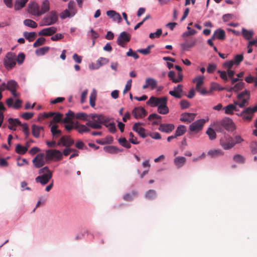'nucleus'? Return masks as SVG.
Returning <instances> with one entry per match:
<instances>
[{
  "instance_id": "nucleus-58",
  "label": "nucleus",
  "mask_w": 257,
  "mask_h": 257,
  "mask_svg": "<svg viewBox=\"0 0 257 257\" xmlns=\"http://www.w3.org/2000/svg\"><path fill=\"white\" fill-rule=\"evenodd\" d=\"M73 16V15H72L71 13L68 10H65L60 14V17L62 19H65L67 17H69Z\"/></svg>"
},
{
  "instance_id": "nucleus-3",
  "label": "nucleus",
  "mask_w": 257,
  "mask_h": 257,
  "mask_svg": "<svg viewBox=\"0 0 257 257\" xmlns=\"http://www.w3.org/2000/svg\"><path fill=\"white\" fill-rule=\"evenodd\" d=\"M213 126L217 132L220 133L223 132L224 130L232 131L234 127L232 120L228 117H225L221 120L215 122Z\"/></svg>"
},
{
  "instance_id": "nucleus-41",
  "label": "nucleus",
  "mask_w": 257,
  "mask_h": 257,
  "mask_svg": "<svg viewBox=\"0 0 257 257\" xmlns=\"http://www.w3.org/2000/svg\"><path fill=\"white\" fill-rule=\"evenodd\" d=\"M15 151L19 154L24 155L27 152L28 148L22 146L20 144H18L16 146Z\"/></svg>"
},
{
  "instance_id": "nucleus-28",
  "label": "nucleus",
  "mask_w": 257,
  "mask_h": 257,
  "mask_svg": "<svg viewBox=\"0 0 257 257\" xmlns=\"http://www.w3.org/2000/svg\"><path fill=\"white\" fill-rule=\"evenodd\" d=\"M43 130L44 128L43 126L33 124L32 126V135L35 138H39L41 131H43Z\"/></svg>"
},
{
  "instance_id": "nucleus-57",
  "label": "nucleus",
  "mask_w": 257,
  "mask_h": 257,
  "mask_svg": "<svg viewBox=\"0 0 257 257\" xmlns=\"http://www.w3.org/2000/svg\"><path fill=\"white\" fill-rule=\"evenodd\" d=\"M204 76H198L193 79V82H196V85H202L203 83Z\"/></svg>"
},
{
  "instance_id": "nucleus-6",
  "label": "nucleus",
  "mask_w": 257,
  "mask_h": 257,
  "mask_svg": "<svg viewBox=\"0 0 257 257\" xmlns=\"http://www.w3.org/2000/svg\"><path fill=\"white\" fill-rule=\"evenodd\" d=\"M58 19L57 13L54 11H52L44 17L42 21L41 26L52 25L56 23L58 21Z\"/></svg>"
},
{
  "instance_id": "nucleus-36",
  "label": "nucleus",
  "mask_w": 257,
  "mask_h": 257,
  "mask_svg": "<svg viewBox=\"0 0 257 257\" xmlns=\"http://www.w3.org/2000/svg\"><path fill=\"white\" fill-rule=\"evenodd\" d=\"M157 195V192L155 190L150 189L146 193L145 196L149 200H153L156 198Z\"/></svg>"
},
{
  "instance_id": "nucleus-48",
  "label": "nucleus",
  "mask_w": 257,
  "mask_h": 257,
  "mask_svg": "<svg viewBox=\"0 0 257 257\" xmlns=\"http://www.w3.org/2000/svg\"><path fill=\"white\" fill-rule=\"evenodd\" d=\"M104 150L106 152L111 154L116 153L118 152L117 149L116 147L112 146L105 147L104 148Z\"/></svg>"
},
{
  "instance_id": "nucleus-19",
  "label": "nucleus",
  "mask_w": 257,
  "mask_h": 257,
  "mask_svg": "<svg viewBox=\"0 0 257 257\" xmlns=\"http://www.w3.org/2000/svg\"><path fill=\"white\" fill-rule=\"evenodd\" d=\"M175 128V126L172 123H161L159 125V130L166 133H171Z\"/></svg>"
},
{
  "instance_id": "nucleus-33",
  "label": "nucleus",
  "mask_w": 257,
  "mask_h": 257,
  "mask_svg": "<svg viewBox=\"0 0 257 257\" xmlns=\"http://www.w3.org/2000/svg\"><path fill=\"white\" fill-rule=\"evenodd\" d=\"M50 10V4L48 0H45L41 6L40 12L41 14L43 15Z\"/></svg>"
},
{
  "instance_id": "nucleus-38",
  "label": "nucleus",
  "mask_w": 257,
  "mask_h": 257,
  "mask_svg": "<svg viewBox=\"0 0 257 257\" xmlns=\"http://www.w3.org/2000/svg\"><path fill=\"white\" fill-rule=\"evenodd\" d=\"M24 36L25 38L28 40L29 42L33 41L36 38V34L35 32H25L24 33Z\"/></svg>"
},
{
  "instance_id": "nucleus-54",
  "label": "nucleus",
  "mask_w": 257,
  "mask_h": 257,
  "mask_svg": "<svg viewBox=\"0 0 257 257\" xmlns=\"http://www.w3.org/2000/svg\"><path fill=\"white\" fill-rule=\"evenodd\" d=\"M195 41L192 42L191 43L185 42L181 45L182 48L184 50H187L188 48H191L193 47L195 45Z\"/></svg>"
},
{
  "instance_id": "nucleus-56",
  "label": "nucleus",
  "mask_w": 257,
  "mask_h": 257,
  "mask_svg": "<svg viewBox=\"0 0 257 257\" xmlns=\"http://www.w3.org/2000/svg\"><path fill=\"white\" fill-rule=\"evenodd\" d=\"M129 141L134 145H137L140 143L139 142L137 141V138L134 137L133 133L131 132L129 134Z\"/></svg>"
},
{
  "instance_id": "nucleus-26",
  "label": "nucleus",
  "mask_w": 257,
  "mask_h": 257,
  "mask_svg": "<svg viewBox=\"0 0 257 257\" xmlns=\"http://www.w3.org/2000/svg\"><path fill=\"white\" fill-rule=\"evenodd\" d=\"M87 126L86 124H80L78 122H76L75 123V129L79 133L82 134L84 133H87L90 131V129Z\"/></svg>"
},
{
  "instance_id": "nucleus-60",
  "label": "nucleus",
  "mask_w": 257,
  "mask_h": 257,
  "mask_svg": "<svg viewBox=\"0 0 257 257\" xmlns=\"http://www.w3.org/2000/svg\"><path fill=\"white\" fill-rule=\"evenodd\" d=\"M106 127H107L110 133H114L115 132L116 129L114 123H110L107 124L106 123V125H104Z\"/></svg>"
},
{
  "instance_id": "nucleus-7",
  "label": "nucleus",
  "mask_w": 257,
  "mask_h": 257,
  "mask_svg": "<svg viewBox=\"0 0 257 257\" xmlns=\"http://www.w3.org/2000/svg\"><path fill=\"white\" fill-rule=\"evenodd\" d=\"M205 122L206 120L204 119H198L190 125L189 130L192 132L197 133L202 130Z\"/></svg>"
},
{
  "instance_id": "nucleus-2",
  "label": "nucleus",
  "mask_w": 257,
  "mask_h": 257,
  "mask_svg": "<svg viewBox=\"0 0 257 257\" xmlns=\"http://www.w3.org/2000/svg\"><path fill=\"white\" fill-rule=\"evenodd\" d=\"M89 117L91 120H87L86 125L93 129H101L102 124L106 125L109 121V118L102 114L90 113Z\"/></svg>"
},
{
  "instance_id": "nucleus-64",
  "label": "nucleus",
  "mask_w": 257,
  "mask_h": 257,
  "mask_svg": "<svg viewBox=\"0 0 257 257\" xmlns=\"http://www.w3.org/2000/svg\"><path fill=\"white\" fill-rule=\"evenodd\" d=\"M180 105L182 109H186L190 107V104L187 100H182L180 101Z\"/></svg>"
},
{
  "instance_id": "nucleus-44",
  "label": "nucleus",
  "mask_w": 257,
  "mask_h": 257,
  "mask_svg": "<svg viewBox=\"0 0 257 257\" xmlns=\"http://www.w3.org/2000/svg\"><path fill=\"white\" fill-rule=\"evenodd\" d=\"M206 133L209 136L210 140H213L216 138V135L215 131L211 127L208 128Z\"/></svg>"
},
{
  "instance_id": "nucleus-34",
  "label": "nucleus",
  "mask_w": 257,
  "mask_h": 257,
  "mask_svg": "<svg viewBox=\"0 0 257 257\" xmlns=\"http://www.w3.org/2000/svg\"><path fill=\"white\" fill-rule=\"evenodd\" d=\"M254 34L252 30H247L244 28L242 29V35L246 40H250Z\"/></svg>"
},
{
  "instance_id": "nucleus-8",
  "label": "nucleus",
  "mask_w": 257,
  "mask_h": 257,
  "mask_svg": "<svg viewBox=\"0 0 257 257\" xmlns=\"http://www.w3.org/2000/svg\"><path fill=\"white\" fill-rule=\"evenodd\" d=\"M131 40V36L126 32H121L116 41L117 44L121 47H125L126 44Z\"/></svg>"
},
{
  "instance_id": "nucleus-39",
  "label": "nucleus",
  "mask_w": 257,
  "mask_h": 257,
  "mask_svg": "<svg viewBox=\"0 0 257 257\" xmlns=\"http://www.w3.org/2000/svg\"><path fill=\"white\" fill-rule=\"evenodd\" d=\"M186 132V127L185 125H180L177 127L175 132V136L176 137L182 136Z\"/></svg>"
},
{
  "instance_id": "nucleus-11",
  "label": "nucleus",
  "mask_w": 257,
  "mask_h": 257,
  "mask_svg": "<svg viewBox=\"0 0 257 257\" xmlns=\"http://www.w3.org/2000/svg\"><path fill=\"white\" fill-rule=\"evenodd\" d=\"M249 109V108L246 107L240 113H237V114L240 116L243 121L249 122L251 121L254 115Z\"/></svg>"
},
{
  "instance_id": "nucleus-31",
  "label": "nucleus",
  "mask_w": 257,
  "mask_h": 257,
  "mask_svg": "<svg viewBox=\"0 0 257 257\" xmlns=\"http://www.w3.org/2000/svg\"><path fill=\"white\" fill-rule=\"evenodd\" d=\"M6 83L7 90L10 91H12L14 89H17L19 87L18 83L14 80H10Z\"/></svg>"
},
{
  "instance_id": "nucleus-20",
  "label": "nucleus",
  "mask_w": 257,
  "mask_h": 257,
  "mask_svg": "<svg viewBox=\"0 0 257 257\" xmlns=\"http://www.w3.org/2000/svg\"><path fill=\"white\" fill-rule=\"evenodd\" d=\"M57 31V29L54 27H49L42 29L38 33L39 36H49L54 34Z\"/></svg>"
},
{
  "instance_id": "nucleus-45",
  "label": "nucleus",
  "mask_w": 257,
  "mask_h": 257,
  "mask_svg": "<svg viewBox=\"0 0 257 257\" xmlns=\"http://www.w3.org/2000/svg\"><path fill=\"white\" fill-rule=\"evenodd\" d=\"M137 195V192L133 191L132 194L126 193L123 196V199L126 201H130L133 200V196H136Z\"/></svg>"
},
{
  "instance_id": "nucleus-16",
  "label": "nucleus",
  "mask_w": 257,
  "mask_h": 257,
  "mask_svg": "<svg viewBox=\"0 0 257 257\" xmlns=\"http://www.w3.org/2000/svg\"><path fill=\"white\" fill-rule=\"evenodd\" d=\"M132 114L136 118L138 119L144 117L147 114V112L143 107H137L133 109Z\"/></svg>"
},
{
  "instance_id": "nucleus-22",
  "label": "nucleus",
  "mask_w": 257,
  "mask_h": 257,
  "mask_svg": "<svg viewBox=\"0 0 257 257\" xmlns=\"http://www.w3.org/2000/svg\"><path fill=\"white\" fill-rule=\"evenodd\" d=\"M196 115L194 113L185 112L182 114L180 120L187 123L191 122L195 119Z\"/></svg>"
},
{
  "instance_id": "nucleus-62",
  "label": "nucleus",
  "mask_w": 257,
  "mask_h": 257,
  "mask_svg": "<svg viewBox=\"0 0 257 257\" xmlns=\"http://www.w3.org/2000/svg\"><path fill=\"white\" fill-rule=\"evenodd\" d=\"M74 5L75 3L73 1L69 2L68 5V10L71 13L72 15H74L75 14V11L74 9Z\"/></svg>"
},
{
  "instance_id": "nucleus-46",
  "label": "nucleus",
  "mask_w": 257,
  "mask_h": 257,
  "mask_svg": "<svg viewBox=\"0 0 257 257\" xmlns=\"http://www.w3.org/2000/svg\"><path fill=\"white\" fill-rule=\"evenodd\" d=\"M109 62V60L105 58L100 57L98 59L96 62L97 67L95 68L97 69L99 67L101 66L104 64H107Z\"/></svg>"
},
{
  "instance_id": "nucleus-15",
  "label": "nucleus",
  "mask_w": 257,
  "mask_h": 257,
  "mask_svg": "<svg viewBox=\"0 0 257 257\" xmlns=\"http://www.w3.org/2000/svg\"><path fill=\"white\" fill-rule=\"evenodd\" d=\"M183 88V86L182 84H178L177 86L174 87L173 90H170L169 93L175 98H181L182 96Z\"/></svg>"
},
{
  "instance_id": "nucleus-37",
  "label": "nucleus",
  "mask_w": 257,
  "mask_h": 257,
  "mask_svg": "<svg viewBox=\"0 0 257 257\" xmlns=\"http://www.w3.org/2000/svg\"><path fill=\"white\" fill-rule=\"evenodd\" d=\"M63 114L61 113L57 112L55 113L53 116L52 120L50 121V125H52V124L55 123L59 122L62 119Z\"/></svg>"
},
{
  "instance_id": "nucleus-10",
  "label": "nucleus",
  "mask_w": 257,
  "mask_h": 257,
  "mask_svg": "<svg viewBox=\"0 0 257 257\" xmlns=\"http://www.w3.org/2000/svg\"><path fill=\"white\" fill-rule=\"evenodd\" d=\"M45 160L44 154L40 153L33 159L32 162L35 167L40 168L45 164Z\"/></svg>"
},
{
  "instance_id": "nucleus-1",
  "label": "nucleus",
  "mask_w": 257,
  "mask_h": 257,
  "mask_svg": "<svg viewBox=\"0 0 257 257\" xmlns=\"http://www.w3.org/2000/svg\"><path fill=\"white\" fill-rule=\"evenodd\" d=\"M168 98L166 96L157 97L151 96L147 101V104L151 107H158V112L162 114H166L169 111L167 106Z\"/></svg>"
},
{
  "instance_id": "nucleus-49",
  "label": "nucleus",
  "mask_w": 257,
  "mask_h": 257,
  "mask_svg": "<svg viewBox=\"0 0 257 257\" xmlns=\"http://www.w3.org/2000/svg\"><path fill=\"white\" fill-rule=\"evenodd\" d=\"M46 41L45 38L43 37L39 38L36 42L33 44V47L36 48L38 46L43 45L45 44Z\"/></svg>"
},
{
  "instance_id": "nucleus-51",
  "label": "nucleus",
  "mask_w": 257,
  "mask_h": 257,
  "mask_svg": "<svg viewBox=\"0 0 257 257\" xmlns=\"http://www.w3.org/2000/svg\"><path fill=\"white\" fill-rule=\"evenodd\" d=\"M233 160L238 163H243L245 161V159L243 156L237 154L233 156Z\"/></svg>"
},
{
  "instance_id": "nucleus-21",
  "label": "nucleus",
  "mask_w": 257,
  "mask_h": 257,
  "mask_svg": "<svg viewBox=\"0 0 257 257\" xmlns=\"http://www.w3.org/2000/svg\"><path fill=\"white\" fill-rule=\"evenodd\" d=\"M9 129L12 131H16V127L18 125H21V122L18 118H9L8 119Z\"/></svg>"
},
{
  "instance_id": "nucleus-61",
  "label": "nucleus",
  "mask_w": 257,
  "mask_h": 257,
  "mask_svg": "<svg viewBox=\"0 0 257 257\" xmlns=\"http://www.w3.org/2000/svg\"><path fill=\"white\" fill-rule=\"evenodd\" d=\"M231 139L232 143H233L234 146L235 144H239L243 141L241 137L238 135L235 136L233 139L231 138Z\"/></svg>"
},
{
  "instance_id": "nucleus-53",
  "label": "nucleus",
  "mask_w": 257,
  "mask_h": 257,
  "mask_svg": "<svg viewBox=\"0 0 257 257\" xmlns=\"http://www.w3.org/2000/svg\"><path fill=\"white\" fill-rule=\"evenodd\" d=\"M162 31L161 29H159L155 33H152L150 34L149 37L151 39H154L155 38H158L162 34Z\"/></svg>"
},
{
  "instance_id": "nucleus-9",
  "label": "nucleus",
  "mask_w": 257,
  "mask_h": 257,
  "mask_svg": "<svg viewBox=\"0 0 257 257\" xmlns=\"http://www.w3.org/2000/svg\"><path fill=\"white\" fill-rule=\"evenodd\" d=\"M62 158V154L57 150H48L46 152V160H51L53 158H56L60 160Z\"/></svg>"
},
{
  "instance_id": "nucleus-25",
  "label": "nucleus",
  "mask_w": 257,
  "mask_h": 257,
  "mask_svg": "<svg viewBox=\"0 0 257 257\" xmlns=\"http://www.w3.org/2000/svg\"><path fill=\"white\" fill-rule=\"evenodd\" d=\"M225 38V31L221 29H217L213 33L212 39H218L220 40H224Z\"/></svg>"
},
{
  "instance_id": "nucleus-43",
  "label": "nucleus",
  "mask_w": 257,
  "mask_h": 257,
  "mask_svg": "<svg viewBox=\"0 0 257 257\" xmlns=\"http://www.w3.org/2000/svg\"><path fill=\"white\" fill-rule=\"evenodd\" d=\"M24 24L28 27L36 28L37 27V24L34 21L30 19H26L24 21Z\"/></svg>"
},
{
  "instance_id": "nucleus-27",
  "label": "nucleus",
  "mask_w": 257,
  "mask_h": 257,
  "mask_svg": "<svg viewBox=\"0 0 257 257\" xmlns=\"http://www.w3.org/2000/svg\"><path fill=\"white\" fill-rule=\"evenodd\" d=\"M220 145L225 150H228L232 148L233 146V143H232L231 138L228 140L224 141L223 140H220Z\"/></svg>"
},
{
  "instance_id": "nucleus-40",
  "label": "nucleus",
  "mask_w": 257,
  "mask_h": 257,
  "mask_svg": "<svg viewBox=\"0 0 257 257\" xmlns=\"http://www.w3.org/2000/svg\"><path fill=\"white\" fill-rule=\"evenodd\" d=\"M28 1V0H16L15 5V9L16 10H19L24 8Z\"/></svg>"
},
{
  "instance_id": "nucleus-23",
  "label": "nucleus",
  "mask_w": 257,
  "mask_h": 257,
  "mask_svg": "<svg viewBox=\"0 0 257 257\" xmlns=\"http://www.w3.org/2000/svg\"><path fill=\"white\" fill-rule=\"evenodd\" d=\"M141 124L142 123L140 122L135 123L133 126V130L134 131L137 132L141 137L145 138L147 137V135L145 133V129L140 127Z\"/></svg>"
},
{
  "instance_id": "nucleus-50",
  "label": "nucleus",
  "mask_w": 257,
  "mask_h": 257,
  "mask_svg": "<svg viewBox=\"0 0 257 257\" xmlns=\"http://www.w3.org/2000/svg\"><path fill=\"white\" fill-rule=\"evenodd\" d=\"M243 59L242 54L236 55L232 60L234 64L238 65Z\"/></svg>"
},
{
  "instance_id": "nucleus-55",
  "label": "nucleus",
  "mask_w": 257,
  "mask_h": 257,
  "mask_svg": "<svg viewBox=\"0 0 257 257\" xmlns=\"http://www.w3.org/2000/svg\"><path fill=\"white\" fill-rule=\"evenodd\" d=\"M126 55L128 57H133L135 59H138L139 58V56L138 54L132 50V49H130L126 53Z\"/></svg>"
},
{
  "instance_id": "nucleus-63",
  "label": "nucleus",
  "mask_w": 257,
  "mask_h": 257,
  "mask_svg": "<svg viewBox=\"0 0 257 257\" xmlns=\"http://www.w3.org/2000/svg\"><path fill=\"white\" fill-rule=\"evenodd\" d=\"M34 115V113L32 112H25L21 114V116L26 120H29Z\"/></svg>"
},
{
  "instance_id": "nucleus-42",
  "label": "nucleus",
  "mask_w": 257,
  "mask_h": 257,
  "mask_svg": "<svg viewBox=\"0 0 257 257\" xmlns=\"http://www.w3.org/2000/svg\"><path fill=\"white\" fill-rule=\"evenodd\" d=\"M88 117H89V114L88 115L84 112H78L76 113L75 115V118L83 120H86L87 121L89 120L87 119Z\"/></svg>"
},
{
  "instance_id": "nucleus-13",
  "label": "nucleus",
  "mask_w": 257,
  "mask_h": 257,
  "mask_svg": "<svg viewBox=\"0 0 257 257\" xmlns=\"http://www.w3.org/2000/svg\"><path fill=\"white\" fill-rule=\"evenodd\" d=\"M52 177V173H46L41 176L37 177L35 181L37 183H41L42 185L47 184Z\"/></svg>"
},
{
  "instance_id": "nucleus-12",
  "label": "nucleus",
  "mask_w": 257,
  "mask_h": 257,
  "mask_svg": "<svg viewBox=\"0 0 257 257\" xmlns=\"http://www.w3.org/2000/svg\"><path fill=\"white\" fill-rule=\"evenodd\" d=\"M28 13L35 16L41 15L39 6L35 2H31L28 5Z\"/></svg>"
},
{
  "instance_id": "nucleus-18",
  "label": "nucleus",
  "mask_w": 257,
  "mask_h": 257,
  "mask_svg": "<svg viewBox=\"0 0 257 257\" xmlns=\"http://www.w3.org/2000/svg\"><path fill=\"white\" fill-rule=\"evenodd\" d=\"M168 77L169 78L170 80H171L172 82L174 83H178L180 82L183 80V75L182 72H178V77L176 78L175 77L176 74L174 71H170L168 73Z\"/></svg>"
},
{
  "instance_id": "nucleus-29",
  "label": "nucleus",
  "mask_w": 257,
  "mask_h": 257,
  "mask_svg": "<svg viewBox=\"0 0 257 257\" xmlns=\"http://www.w3.org/2000/svg\"><path fill=\"white\" fill-rule=\"evenodd\" d=\"M186 158L184 157H177L174 160V163L175 166L178 168L182 167L186 163Z\"/></svg>"
},
{
  "instance_id": "nucleus-59",
  "label": "nucleus",
  "mask_w": 257,
  "mask_h": 257,
  "mask_svg": "<svg viewBox=\"0 0 257 257\" xmlns=\"http://www.w3.org/2000/svg\"><path fill=\"white\" fill-rule=\"evenodd\" d=\"M244 86V83L241 81L239 82L238 83H236L234 86L233 88L234 89V91L236 92L238 91L239 90L242 89Z\"/></svg>"
},
{
  "instance_id": "nucleus-30",
  "label": "nucleus",
  "mask_w": 257,
  "mask_h": 257,
  "mask_svg": "<svg viewBox=\"0 0 257 257\" xmlns=\"http://www.w3.org/2000/svg\"><path fill=\"white\" fill-rule=\"evenodd\" d=\"M208 155L211 158H215L222 156L223 152L220 149L211 150L208 151Z\"/></svg>"
},
{
  "instance_id": "nucleus-14",
  "label": "nucleus",
  "mask_w": 257,
  "mask_h": 257,
  "mask_svg": "<svg viewBox=\"0 0 257 257\" xmlns=\"http://www.w3.org/2000/svg\"><path fill=\"white\" fill-rule=\"evenodd\" d=\"M74 143V140L68 136H62L58 143V145H62L66 147H69Z\"/></svg>"
},
{
  "instance_id": "nucleus-35",
  "label": "nucleus",
  "mask_w": 257,
  "mask_h": 257,
  "mask_svg": "<svg viewBox=\"0 0 257 257\" xmlns=\"http://www.w3.org/2000/svg\"><path fill=\"white\" fill-rule=\"evenodd\" d=\"M225 113L227 114H233V111H237L236 106L233 104H230L223 108Z\"/></svg>"
},
{
  "instance_id": "nucleus-4",
  "label": "nucleus",
  "mask_w": 257,
  "mask_h": 257,
  "mask_svg": "<svg viewBox=\"0 0 257 257\" xmlns=\"http://www.w3.org/2000/svg\"><path fill=\"white\" fill-rule=\"evenodd\" d=\"M237 101L234 102L235 105L243 108L248 105L250 99V91L247 90L239 93L237 96Z\"/></svg>"
},
{
  "instance_id": "nucleus-52",
  "label": "nucleus",
  "mask_w": 257,
  "mask_h": 257,
  "mask_svg": "<svg viewBox=\"0 0 257 257\" xmlns=\"http://www.w3.org/2000/svg\"><path fill=\"white\" fill-rule=\"evenodd\" d=\"M25 59V55L23 53H21L18 54V56H16V62H17L19 65H21Z\"/></svg>"
},
{
  "instance_id": "nucleus-5",
  "label": "nucleus",
  "mask_w": 257,
  "mask_h": 257,
  "mask_svg": "<svg viewBox=\"0 0 257 257\" xmlns=\"http://www.w3.org/2000/svg\"><path fill=\"white\" fill-rule=\"evenodd\" d=\"M3 63L7 70H12L16 65V55L13 52H8L4 58Z\"/></svg>"
},
{
  "instance_id": "nucleus-24",
  "label": "nucleus",
  "mask_w": 257,
  "mask_h": 257,
  "mask_svg": "<svg viewBox=\"0 0 257 257\" xmlns=\"http://www.w3.org/2000/svg\"><path fill=\"white\" fill-rule=\"evenodd\" d=\"M106 15L109 18L113 19L114 21H116L117 23H120L122 21V18L120 15L113 10H109L106 12Z\"/></svg>"
},
{
  "instance_id": "nucleus-17",
  "label": "nucleus",
  "mask_w": 257,
  "mask_h": 257,
  "mask_svg": "<svg viewBox=\"0 0 257 257\" xmlns=\"http://www.w3.org/2000/svg\"><path fill=\"white\" fill-rule=\"evenodd\" d=\"M157 86V81L156 79L153 78H147L145 80V84H144L142 88L143 89H146L150 87L152 90H154Z\"/></svg>"
},
{
  "instance_id": "nucleus-47",
  "label": "nucleus",
  "mask_w": 257,
  "mask_h": 257,
  "mask_svg": "<svg viewBox=\"0 0 257 257\" xmlns=\"http://www.w3.org/2000/svg\"><path fill=\"white\" fill-rule=\"evenodd\" d=\"M49 50V47H44L39 49H38L36 50V54L38 56H41L44 55L46 53H47Z\"/></svg>"
},
{
  "instance_id": "nucleus-32",
  "label": "nucleus",
  "mask_w": 257,
  "mask_h": 257,
  "mask_svg": "<svg viewBox=\"0 0 257 257\" xmlns=\"http://www.w3.org/2000/svg\"><path fill=\"white\" fill-rule=\"evenodd\" d=\"M58 125L56 124L52 125L51 127V132L54 138H57L59 137L62 134L60 130L57 129Z\"/></svg>"
}]
</instances>
